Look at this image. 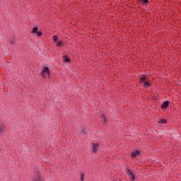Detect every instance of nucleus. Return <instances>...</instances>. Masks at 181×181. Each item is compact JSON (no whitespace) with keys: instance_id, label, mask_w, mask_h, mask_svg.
Segmentation results:
<instances>
[{"instance_id":"1","label":"nucleus","mask_w":181,"mask_h":181,"mask_svg":"<svg viewBox=\"0 0 181 181\" xmlns=\"http://www.w3.org/2000/svg\"><path fill=\"white\" fill-rule=\"evenodd\" d=\"M41 77H42V78L50 77V69H49V67L47 66L43 67L42 71L41 72Z\"/></svg>"},{"instance_id":"2","label":"nucleus","mask_w":181,"mask_h":181,"mask_svg":"<svg viewBox=\"0 0 181 181\" xmlns=\"http://www.w3.org/2000/svg\"><path fill=\"white\" fill-rule=\"evenodd\" d=\"M127 175L129 177L130 181H135V174L133 173L132 171H131L130 169H128L127 170Z\"/></svg>"},{"instance_id":"3","label":"nucleus","mask_w":181,"mask_h":181,"mask_svg":"<svg viewBox=\"0 0 181 181\" xmlns=\"http://www.w3.org/2000/svg\"><path fill=\"white\" fill-rule=\"evenodd\" d=\"M38 30L39 28H37V27H34L33 28V30L31 31V33H36L38 37H40V36L43 35V33H42L41 31H37Z\"/></svg>"},{"instance_id":"4","label":"nucleus","mask_w":181,"mask_h":181,"mask_svg":"<svg viewBox=\"0 0 181 181\" xmlns=\"http://www.w3.org/2000/svg\"><path fill=\"white\" fill-rule=\"evenodd\" d=\"M100 148V144L98 143L93 144V149L92 151L93 153H97L98 148Z\"/></svg>"},{"instance_id":"5","label":"nucleus","mask_w":181,"mask_h":181,"mask_svg":"<svg viewBox=\"0 0 181 181\" xmlns=\"http://www.w3.org/2000/svg\"><path fill=\"white\" fill-rule=\"evenodd\" d=\"M141 155V152L139 151V150H136L134 152H132L131 153V157L134 158H136V156Z\"/></svg>"},{"instance_id":"6","label":"nucleus","mask_w":181,"mask_h":181,"mask_svg":"<svg viewBox=\"0 0 181 181\" xmlns=\"http://www.w3.org/2000/svg\"><path fill=\"white\" fill-rule=\"evenodd\" d=\"M32 181H43V180H42V177H40L39 175H35L33 177Z\"/></svg>"},{"instance_id":"7","label":"nucleus","mask_w":181,"mask_h":181,"mask_svg":"<svg viewBox=\"0 0 181 181\" xmlns=\"http://www.w3.org/2000/svg\"><path fill=\"white\" fill-rule=\"evenodd\" d=\"M169 107V101H165L162 105H161V109L165 110V108H168Z\"/></svg>"},{"instance_id":"8","label":"nucleus","mask_w":181,"mask_h":181,"mask_svg":"<svg viewBox=\"0 0 181 181\" xmlns=\"http://www.w3.org/2000/svg\"><path fill=\"white\" fill-rule=\"evenodd\" d=\"M144 84L145 88H149L150 87L152 86V84L149 81H146Z\"/></svg>"},{"instance_id":"9","label":"nucleus","mask_w":181,"mask_h":181,"mask_svg":"<svg viewBox=\"0 0 181 181\" xmlns=\"http://www.w3.org/2000/svg\"><path fill=\"white\" fill-rule=\"evenodd\" d=\"M64 63H70V59H69V57L64 56L62 57Z\"/></svg>"},{"instance_id":"10","label":"nucleus","mask_w":181,"mask_h":181,"mask_svg":"<svg viewBox=\"0 0 181 181\" xmlns=\"http://www.w3.org/2000/svg\"><path fill=\"white\" fill-rule=\"evenodd\" d=\"M140 2H141V5H144L146 6L149 3V0H139Z\"/></svg>"},{"instance_id":"11","label":"nucleus","mask_w":181,"mask_h":181,"mask_svg":"<svg viewBox=\"0 0 181 181\" xmlns=\"http://www.w3.org/2000/svg\"><path fill=\"white\" fill-rule=\"evenodd\" d=\"M158 124H168V119H160V120H158Z\"/></svg>"},{"instance_id":"12","label":"nucleus","mask_w":181,"mask_h":181,"mask_svg":"<svg viewBox=\"0 0 181 181\" xmlns=\"http://www.w3.org/2000/svg\"><path fill=\"white\" fill-rule=\"evenodd\" d=\"M145 81H146V76H144L139 78L140 83H144Z\"/></svg>"},{"instance_id":"13","label":"nucleus","mask_w":181,"mask_h":181,"mask_svg":"<svg viewBox=\"0 0 181 181\" xmlns=\"http://www.w3.org/2000/svg\"><path fill=\"white\" fill-rule=\"evenodd\" d=\"M57 47H62V46H63V42L59 41V42L57 43Z\"/></svg>"},{"instance_id":"14","label":"nucleus","mask_w":181,"mask_h":181,"mask_svg":"<svg viewBox=\"0 0 181 181\" xmlns=\"http://www.w3.org/2000/svg\"><path fill=\"white\" fill-rule=\"evenodd\" d=\"M54 41L57 42L59 40V36L54 35L53 37Z\"/></svg>"},{"instance_id":"15","label":"nucleus","mask_w":181,"mask_h":181,"mask_svg":"<svg viewBox=\"0 0 181 181\" xmlns=\"http://www.w3.org/2000/svg\"><path fill=\"white\" fill-rule=\"evenodd\" d=\"M102 118L104 119L105 122H107V118H105V116L104 115H102Z\"/></svg>"},{"instance_id":"16","label":"nucleus","mask_w":181,"mask_h":181,"mask_svg":"<svg viewBox=\"0 0 181 181\" xmlns=\"http://www.w3.org/2000/svg\"><path fill=\"white\" fill-rule=\"evenodd\" d=\"M81 180L83 181L84 180V174H82L81 177Z\"/></svg>"}]
</instances>
